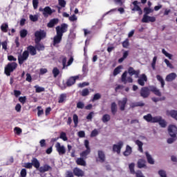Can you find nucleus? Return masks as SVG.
I'll list each match as a JSON object with an SVG mask.
<instances>
[{"instance_id": "f257e3e1", "label": "nucleus", "mask_w": 177, "mask_h": 177, "mask_svg": "<svg viewBox=\"0 0 177 177\" xmlns=\"http://www.w3.org/2000/svg\"><path fill=\"white\" fill-rule=\"evenodd\" d=\"M17 68V63L16 62H10L4 68V74L7 77H10V74Z\"/></svg>"}, {"instance_id": "f03ea898", "label": "nucleus", "mask_w": 177, "mask_h": 177, "mask_svg": "<svg viewBox=\"0 0 177 177\" xmlns=\"http://www.w3.org/2000/svg\"><path fill=\"white\" fill-rule=\"evenodd\" d=\"M39 12H42L44 17L48 19L49 16H52L56 10L52 9L50 6H46L44 8H40L39 9Z\"/></svg>"}, {"instance_id": "7ed1b4c3", "label": "nucleus", "mask_w": 177, "mask_h": 177, "mask_svg": "<svg viewBox=\"0 0 177 177\" xmlns=\"http://www.w3.org/2000/svg\"><path fill=\"white\" fill-rule=\"evenodd\" d=\"M35 42H41L44 38H46V32L44 30H37L35 32Z\"/></svg>"}, {"instance_id": "20e7f679", "label": "nucleus", "mask_w": 177, "mask_h": 177, "mask_svg": "<svg viewBox=\"0 0 177 177\" xmlns=\"http://www.w3.org/2000/svg\"><path fill=\"white\" fill-rule=\"evenodd\" d=\"M57 34H59L62 35L64 32H67V30H68V25L67 24H62L61 26H58L55 28Z\"/></svg>"}, {"instance_id": "39448f33", "label": "nucleus", "mask_w": 177, "mask_h": 177, "mask_svg": "<svg viewBox=\"0 0 177 177\" xmlns=\"http://www.w3.org/2000/svg\"><path fill=\"white\" fill-rule=\"evenodd\" d=\"M30 53L27 50H24L21 55L18 56V63L21 66L27 59H28Z\"/></svg>"}, {"instance_id": "423d86ee", "label": "nucleus", "mask_w": 177, "mask_h": 177, "mask_svg": "<svg viewBox=\"0 0 177 177\" xmlns=\"http://www.w3.org/2000/svg\"><path fill=\"white\" fill-rule=\"evenodd\" d=\"M167 131H168L169 135V136H171V138H176V135H177L176 126H175L174 124L169 125Z\"/></svg>"}, {"instance_id": "0eeeda50", "label": "nucleus", "mask_w": 177, "mask_h": 177, "mask_svg": "<svg viewBox=\"0 0 177 177\" xmlns=\"http://www.w3.org/2000/svg\"><path fill=\"white\" fill-rule=\"evenodd\" d=\"M122 146H124V142L119 141L117 145L115 144L113 145V151L117 153V154H120Z\"/></svg>"}, {"instance_id": "6e6552de", "label": "nucleus", "mask_w": 177, "mask_h": 177, "mask_svg": "<svg viewBox=\"0 0 177 177\" xmlns=\"http://www.w3.org/2000/svg\"><path fill=\"white\" fill-rule=\"evenodd\" d=\"M127 75H128V72L124 71L122 75V77H121L122 82H123V84H127V82H129V84H132V82H133V79H132L131 77H128L127 78Z\"/></svg>"}, {"instance_id": "1a4fd4ad", "label": "nucleus", "mask_w": 177, "mask_h": 177, "mask_svg": "<svg viewBox=\"0 0 177 177\" xmlns=\"http://www.w3.org/2000/svg\"><path fill=\"white\" fill-rule=\"evenodd\" d=\"M84 145L86 147V150L80 153V157L85 160V158H86V156H88V154H89V140H86L84 141Z\"/></svg>"}, {"instance_id": "9d476101", "label": "nucleus", "mask_w": 177, "mask_h": 177, "mask_svg": "<svg viewBox=\"0 0 177 177\" xmlns=\"http://www.w3.org/2000/svg\"><path fill=\"white\" fill-rule=\"evenodd\" d=\"M144 120L147 121V122H151L153 124H156L157 122V116L153 117L151 114L148 113L146 115L143 116Z\"/></svg>"}, {"instance_id": "9b49d317", "label": "nucleus", "mask_w": 177, "mask_h": 177, "mask_svg": "<svg viewBox=\"0 0 177 177\" xmlns=\"http://www.w3.org/2000/svg\"><path fill=\"white\" fill-rule=\"evenodd\" d=\"M140 96H142L143 99H146L150 96V89H149V87H142L141 88Z\"/></svg>"}, {"instance_id": "f8f14e48", "label": "nucleus", "mask_w": 177, "mask_h": 177, "mask_svg": "<svg viewBox=\"0 0 177 177\" xmlns=\"http://www.w3.org/2000/svg\"><path fill=\"white\" fill-rule=\"evenodd\" d=\"M127 103H128V98L124 97L122 99V100H119L118 102V104L120 107V110L121 111H124L125 110V106H127Z\"/></svg>"}, {"instance_id": "ddd939ff", "label": "nucleus", "mask_w": 177, "mask_h": 177, "mask_svg": "<svg viewBox=\"0 0 177 177\" xmlns=\"http://www.w3.org/2000/svg\"><path fill=\"white\" fill-rule=\"evenodd\" d=\"M141 21L142 23H154V21H156V17H150L149 15H143Z\"/></svg>"}, {"instance_id": "4468645a", "label": "nucleus", "mask_w": 177, "mask_h": 177, "mask_svg": "<svg viewBox=\"0 0 177 177\" xmlns=\"http://www.w3.org/2000/svg\"><path fill=\"white\" fill-rule=\"evenodd\" d=\"M138 3H139L138 1H134L133 2V5L134 7L131 9V10L133 12H138V15H140L143 14V11L142 10V8H140V6L138 5Z\"/></svg>"}, {"instance_id": "2eb2a0df", "label": "nucleus", "mask_w": 177, "mask_h": 177, "mask_svg": "<svg viewBox=\"0 0 177 177\" xmlns=\"http://www.w3.org/2000/svg\"><path fill=\"white\" fill-rule=\"evenodd\" d=\"M55 147L57 149V151L59 153L60 156L66 154V148L64 147V146H62L60 145V142H57Z\"/></svg>"}, {"instance_id": "dca6fc26", "label": "nucleus", "mask_w": 177, "mask_h": 177, "mask_svg": "<svg viewBox=\"0 0 177 177\" xmlns=\"http://www.w3.org/2000/svg\"><path fill=\"white\" fill-rule=\"evenodd\" d=\"M38 171L40 174H45V172H48V171H52V167L48 164H45L44 166L39 167Z\"/></svg>"}, {"instance_id": "f3484780", "label": "nucleus", "mask_w": 177, "mask_h": 177, "mask_svg": "<svg viewBox=\"0 0 177 177\" xmlns=\"http://www.w3.org/2000/svg\"><path fill=\"white\" fill-rule=\"evenodd\" d=\"M128 73L130 77H132V75H135V78H139V74L140 73V71H136L135 69H133V67H129L128 69Z\"/></svg>"}, {"instance_id": "a211bd4d", "label": "nucleus", "mask_w": 177, "mask_h": 177, "mask_svg": "<svg viewBox=\"0 0 177 177\" xmlns=\"http://www.w3.org/2000/svg\"><path fill=\"white\" fill-rule=\"evenodd\" d=\"M73 62H74V58H73V57H71L69 60L68 61V64H67V57H64L62 59V69L64 70V68H66V67H67V66H71V64H73ZM67 64V65H66Z\"/></svg>"}, {"instance_id": "6ab92c4d", "label": "nucleus", "mask_w": 177, "mask_h": 177, "mask_svg": "<svg viewBox=\"0 0 177 177\" xmlns=\"http://www.w3.org/2000/svg\"><path fill=\"white\" fill-rule=\"evenodd\" d=\"M78 78H80V76H78V75L69 77L68 79V80L66 81V86H73V85H74V84H75V81H77V80H78Z\"/></svg>"}, {"instance_id": "aec40b11", "label": "nucleus", "mask_w": 177, "mask_h": 177, "mask_svg": "<svg viewBox=\"0 0 177 177\" xmlns=\"http://www.w3.org/2000/svg\"><path fill=\"white\" fill-rule=\"evenodd\" d=\"M56 24H59V19L54 18L50 19V21L47 24V27L48 28H53L56 26Z\"/></svg>"}, {"instance_id": "412c9836", "label": "nucleus", "mask_w": 177, "mask_h": 177, "mask_svg": "<svg viewBox=\"0 0 177 177\" xmlns=\"http://www.w3.org/2000/svg\"><path fill=\"white\" fill-rule=\"evenodd\" d=\"M63 38V36L59 33H57V35L53 38V45L54 46L55 45H57L62 42V39Z\"/></svg>"}, {"instance_id": "4be33fe9", "label": "nucleus", "mask_w": 177, "mask_h": 177, "mask_svg": "<svg viewBox=\"0 0 177 177\" xmlns=\"http://www.w3.org/2000/svg\"><path fill=\"white\" fill-rule=\"evenodd\" d=\"M26 52H28L31 56H35L37 55V48L34 46H28L27 47Z\"/></svg>"}, {"instance_id": "5701e85b", "label": "nucleus", "mask_w": 177, "mask_h": 177, "mask_svg": "<svg viewBox=\"0 0 177 177\" xmlns=\"http://www.w3.org/2000/svg\"><path fill=\"white\" fill-rule=\"evenodd\" d=\"M176 73H171L166 76L165 81H167V82H172V81L176 80Z\"/></svg>"}, {"instance_id": "b1692460", "label": "nucleus", "mask_w": 177, "mask_h": 177, "mask_svg": "<svg viewBox=\"0 0 177 177\" xmlns=\"http://www.w3.org/2000/svg\"><path fill=\"white\" fill-rule=\"evenodd\" d=\"M156 120H158L156 122H158L162 128L167 127V122H165V120L162 119V117L157 116Z\"/></svg>"}, {"instance_id": "393cba45", "label": "nucleus", "mask_w": 177, "mask_h": 177, "mask_svg": "<svg viewBox=\"0 0 177 177\" xmlns=\"http://www.w3.org/2000/svg\"><path fill=\"white\" fill-rule=\"evenodd\" d=\"M32 167H34L36 168V169H39V167H41V163H39V161L37 158H32L31 160Z\"/></svg>"}, {"instance_id": "a878e982", "label": "nucleus", "mask_w": 177, "mask_h": 177, "mask_svg": "<svg viewBox=\"0 0 177 177\" xmlns=\"http://www.w3.org/2000/svg\"><path fill=\"white\" fill-rule=\"evenodd\" d=\"M73 174L75 176H84V171L78 167H75L73 169Z\"/></svg>"}, {"instance_id": "bb28decb", "label": "nucleus", "mask_w": 177, "mask_h": 177, "mask_svg": "<svg viewBox=\"0 0 177 177\" xmlns=\"http://www.w3.org/2000/svg\"><path fill=\"white\" fill-rule=\"evenodd\" d=\"M145 82H147V77L146 76V75L143 74L142 75V77L138 80V83L141 86H145Z\"/></svg>"}, {"instance_id": "cd10ccee", "label": "nucleus", "mask_w": 177, "mask_h": 177, "mask_svg": "<svg viewBox=\"0 0 177 177\" xmlns=\"http://www.w3.org/2000/svg\"><path fill=\"white\" fill-rule=\"evenodd\" d=\"M76 164L77 165H81L82 167H86V162L84 158H78L76 160Z\"/></svg>"}, {"instance_id": "c85d7f7f", "label": "nucleus", "mask_w": 177, "mask_h": 177, "mask_svg": "<svg viewBox=\"0 0 177 177\" xmlns=\"http://www.w3.org/2000/svg\"><path fill=\"white\" fill-rule=\"evenodd\" d=\"M98 158H100V162H104L106 160V155L102 151H98Z\"/></svg>"}, {"instance_id": "c756f323", "label": "nucleus", "mask_w": 177, "mask_h": 177, "mask_svg": "<svg viewBox=\"0 0 177 177\" xmlns=\"http://www.w3.org/2000/svg\"><path fill=\"white\" fill-rule=\"evenodd\" d=\"M111 111L113 115H115V114H117V104H115V102L111 103Z\"/></svg>"}, {"instance_id": "7c9ffc66", "label": "nucleus", "mask_w": 177, "mask_h": 177, "mask_svg": "<svg viewBox=\"0 0 177 177\" xmlns=\"http://www.w3.org/2000/svg\"><path fill=\"white\" fill-rule=\"evenodd\" d=\"M143 11L145 13L144 16H148V15H150V13H153L154 12V10L149 7H145Z\"/></svg>"}, {"instance_id": "2f4dec72", "label": "nucleus", "mask_w": 177, "mask_h": 177, "mask_svg": "<svg viewBox=\"0 0 177 177\" xmlns=\"http://www.w3.org/2000/svg\"><path fill=\"white\" fill-rule=\"evenodd\" d=\"M35 48L37 50L40 52V50H45V46L39 42H35Z\"/></svg>"}, {"instance_id": "473e14b6", "label": "nucleus", "mask_w": 177, "mask_h": 177, "mask_svg": "<svg viewBox=\"0 0 177 177\" xmlns=\"http://www.w3.org/2000/svg\"><path fill=\"white\" fill-rule=\"evenodd\" d=\"M136 145L138 146L139 151H140V153H143V142L139 140H137L136 141Z\"/></svg>"}, {"instance_id": "72a5a7b5", "label": "nucleus", "mask_w": 177, "mask_h": 177, "mask_svg": "<svg viewBox=\"0 0 177 177\" xmlns=\"http://www.w3.org/2000/svg\"><path fill=\"white\" fill-rule=\"evenodd\" d=\"M131 153H132V148L129 145H127L126 150L123 153L124 156H125L127 157V156H129L131 154Z\"/></svg>"}, {"instance_id": "f704fd0d", "label": "nucleus", "mask_w": 177, "mask_h": 177, "mask_svg": "<svg viewBox=\"0 0 177 177\" xmlns=\"http://www.w3.org/2000/svg\"><path fill=\"white\" fill-rule=\"evenodd\" d=\"M145 154H146V157L149 164H151V165L154 164V159H153V158L151 157V155H149V152H146Z\"/></svg>"}, {"instance_id": "c9c22d12", "label": "nucleus", "mask_w": 177, "mask_h": 177, "mask_svg": "<svg viewBox=\"0 0 177 177\" xmlns=\"http://www.w3.org/2000/svg\"><path fill=\"white\" fill-rule=\"evenodd\" d=\"M151 92H153V93H154V95H156V96H161V91H160V90L158 89L156 87H152L151 88Z\"/></svg>"}, {"instance_id": "e433bc0d", "label": "nucleus", "mask_w": 177, "mask_h": 177, "mask_svg": "<svg viewBox=\"0 0 177 177\" xmlns=\"http://www.w3.org/2000/svg\"><path fill=\"white\" fill-rule=\"evenodd\" d=\"M138 167L139 168H145L146 167V161L143 159H140L138 161Z\"/></svg>"}, {"instance_id": "4c0bfd02", "label": "nucleus", "mask_w": 177, "mask_h": 177, "mask_svg": "<svg viewBox=\"0 0 177 177\" xmlns=\"http://www.w3.org/2000/svg\"><path fill=\"white\" fill-rule=\"evenodd\" d=\"M156 80H158L159 82H160L161 88H164V86H165V82L164 81L162 77L160 75H156Z\"/></svg>"}, {"instance_id": "58836bf2", "label": "nucleus", "mask_w": 177, "mask_h": 177, "mask_svg": "<svg viewBox=\"0 0 177 177\" xmlns=\"http://www.w3.org/2000/svg\"><path fill=\"white\" fill-rule=\"evenodd\" d=\"M156 80H158L159 82H160L161 88H164V86H165V82L164 81L162 77L160 75H156Z\"/></svg>"}, {"instance_id": "ea45409f", "label": "nucleus", "mask_w": 177, "mask_h": 177, "mask_svg": "<svg viewBox=\"0 0 177 177\" xmlns=\"http://www.w3.org/2000/svg\"><path fill=\"white\" fill-rule=\"evenodd\" d=\"M169 114L171 118H174L177 121V111H175V110L169 111Z\"/></svg>"}, {"instance_id": "a19ab883", "label": "nucleus", "mask_w": 177, "mask_h": 177, "mask_svg": "<svg viewBox=\"0 0 177 177\" xmlns=\"http://www.w3.org/2000/svg\"><path fill=\"white\" fill-rule=\"evenodd\" d=\"M110 120H111V118L110 117V115H109V114H104L102 118V121L104 123L109 122V121H110Z\"/></svg>"}, {"instance_id": "79ce46f5", "label": "nucleus", "mask_w": 177, "mask_h": 177, "mask_svg": "<svg viewBox=\"0 0 177 177\" xmlns=\"http://www.w3.org/2000/svg\"><path fill=\"white\" fill-rule=\"evenodd\" d=\"M59 74H60V71L59 70V68H57V67H55L53 69V75L54 78H57V76L59 75Z\"/></svg>"}, {"instance_id": "37998d69", "label": "nucleus", "mask_w": 177, "mask_h": 177, "mask_svg": "<svg viewBox=\"0 0 177 177\" xmlns=\"http://www.w3.org/2000/svg\"><path fill=\"white\" fill-rule=\"evenodd\" d=\"M8 28H9V25H8V24H6V23L3 24L1 26V30L3 32H8Z\"/></svg>"}, {"instance_id": "c03bdc74", "label": "nucleus", "mask_w": 177, "mask_h": 177, "mask_svg": "<svg viewBox=\"0 0 177 177\" xmlns=\"http://www.w3.org/2000/svg\"><path fill=\"white\" fill-rule=\"evenodd\" d=\"M129 169L130 170L131 174L135 175L136 172L135 171V163L132 162L129 165Z\"/></svg>"}, {"instance_id": "a18cd8bd", "label": "nucleus", "mask_w": 177, "mask_h": 177, "mask_svg": "<svg viewBox=\"0 0 177 177\" xmlns=\"http://www.w3.org/2000/svg\"><path fill=\"white\" fill-rule=\"evenodd\" d=\"M121 68H122V66H117L114 71H113V75H118V74H120V73H121Z\"/></svg>"}, {"instance_id": "49530a36", "label": "nucleus", "mask_w": 177, "mask_h": 177, "mask_svg": "<svg viewBox=\"0 0 177 177\" xmlns=\"http://www.w3.org/2000/svg\"><path fill=\"white\" fill-rule=\"evenodd\" d=\"M21 38H26L27 37V34H28V32L26 29H23L20 30L19 32Z\"/></svg>"}, {"instance_id": "de8ad7c7", "label": "nucleus", "mask_w": 177, "mask_h": 177, "mask_svg": "<svg viewBox=\"0 0 177 177\" xmlns=\"http://www.w3.org/2000/svg\"><path fill=\"white\" fill-rule=\"evenodd\" d=\"M66 97H67L66 94H64V93L61 94L58 100V103H63V102L66 100Z\"/></svg>"}, {"instance_id": "09e8293b", "label": "nucleus", "mask_w": 177, "mask_h": 177, "mask_svg": "<svg viewBox=\"0 0 177 177\" xmlns=\"http://www.w3.org/2000/svg\"><path fill=\"white\" fill-rule=\"evenodd\" d=\"M36 93H41V92H45V88L35 86Z\"/></svg>"}, {"instance_id": "8fccbe9b", "label": "nucleus", "mask_w": 177, "mask_h": 177, "mask_svg": "<svg viewBox=\"0 0 177 177\" xmlns=\"http://www.w3.org/2000/svg\"><path fill=\"white\" fill-rule=\"evenodd\" d=\"M102 95H100V93H95L93 97V99H91V102H96V100H99L100 99H101Z\"/></svg>"}, {"instance_id": "3c124183", "label": "nucleus", "mask_w": 177, "mask_h": 177, "mask_svg": "<svg viewBox=\"0 0 177 177\" xmlns=\"http://www.w3.org/2000/svg\"><path fill=\"white\" fill-rule=\"evenodd\" d=\"M58 5L60 8H66L67 3L66 2V0H58Z\"/></svg>"}, {"instance_id": "603ef678", "label": "nucleus", "mask_w": 177, "mask_h": 177, "mask_svg": "<svg viewBox=\"0 0 177 177\" xmlns=\"http://www.w3.org/2000/svg\"><path fill=\"white\" fill-rule=\"evenodd\" d=\"M80 95L83 97L88 96L89 95V89L88 88L83 89Z\"/></svg>"}, {"instance_id": "864d4df0", "label": "nucleus", "mask_w": 177, "mask_h": 177, "mask_svg": "<svg viewBox=\"0 0 177 177\" xmlns=\"http://www.w3.org/2000/svg\"><path fill=\"white\" fill-rule=\"evenodd\" d=\"M59 138L62 139V140H64V142H66L68 139L67 136L66 135V133H64V132H62L60 133Z\"/></svg>"}, {"instance_id": "5fc2aeb1", "label": "nucleus", "mask_w": 177, "mask_h": 177, "mask_svg": "<svg viewBox=\"0 0 177 177\" xmlns=\"http://www.w3.org/2000/svg\"><path fill=\"white\" fill-rule=\"evenodd\" d=\"M29 19L31 20V21H38V15H30L29 16Z\"/></svg>"}, {"instance_id": "6e6d98bb", "label": "nucleus", "mask_w": 177, "mask_h": 177, "mask_svg": "<svg viewBox=\"0 0 177 177\" xmlns=\"http://www.w3.org/2000/svg\"><path fill=\"white\" fill-rule=\"evenodd\" d=\"M20 176L21 177H26L27 176V169H22L20 171Z\"/></svg>"}, {"instance_id": "4d7b16f0", "label": "nucleus", "mask_w": 177, "mask_h": 177, "mask_svg": "<svg viewBox=\"0 0 177 177\" xmlns=\"http://www.w3.org/2000/svg\"><path fill=\"white\" fill-rule=\"evenodd\" d=\"M158 175L160 177H167V171L164 170H159L158 171Z\"/></svg>"}, {"instance_id": "13d9d810", "label": "nucleus", "mask_w": 177, "mask_h": 177, "mask_svg": "<svg viewBox=\"0 0 177 177\" xmlns=\"http://www.w3.org/2000/svg\"><path fill=\"white\" fill-rule=\"evenodd\" d=\"M73 122L75 124V127L78 125V115H77V114L73 115Z\"/></svg>"}, {"instance_id": "bf43d9fd", "label": "nucleus", "mask_w": 177, "mask_h": 177, "mask_svg": "<svg viewBox=\"0 0 177 177\" xmlns=\"http://www.w3.org/2000/svg\"><path fill=\"white\" fill-rule=\"evenodd\" d=\"M42 109V107L41 106H37V115L38 117H41V115H42L44 114V109Z\"/></svg>"}, {"instance_id": "052dcab7", "label": "nucleus", "mask_w": 177, "mask_h": 177, "mask_svg": "<svg viewBox=\"0 0 177 177\" xmlns=\"http://www.w3.org/2000/svg\"><path fill=\"white\" fill-rule=\"evenodd\" d=\"M24 167L27 169H31L32 168V164L31 162H26L24 163Z\"/></svg>"}, {"instance_id": "680f3d73", "label": "nucleus", "mask_w": 177, "mask_h": 177, "mask_svg": "<svg viewBox=\"0 0 177 177\" xmlns=\"http://www.w3.org/2000/svg\"><path fill=\"white\" fill-rule=\"evenodd\" d=\"M97 135H99V131L97 129H94L91 133V137L95 138V136H97Z\"/></svg>"}, {"instance_id": "e2e57ef3", "label": "nucleus", "mask_w": 177, "mask_h": 177, "mask_svg": "<svg viewBox=\"0 0 177 177\" xmlns=\"http://www.w3.org/2000/svg\"><path fill=\"white\" fill-rule=\"evenodd\" d=\"M39 3V1L38 0H32V5L34 9H38V5Z\"/></svg>"}, {"instance_id": "0e129e2a", "label": "nucleus", "mask_w": 177, "mask_h": 177, "mask_svg": "<svg viewBox=\"0 0 177 177\" xmlns=\"http://www.w3.org/2000/svg\"><path fill=\"white\" fill-rule=\"evenodd\" d=\"M26 100L27 97L26 96L19 97V102H20V103H21L22 104H24Z\"/></svg>"}, {"instance_id": "69168bd1", "label": "nucleus", "mask_w": 177, "mask_h": 177, "mask_svg": "<svg viewBox=\"0 0 177 177\" xmlns=\"http://www.w3.org/2000/svg\"><path fill=\"white\" fill-rule=\"evenodd\" d=\"M68 19L70 21H77V20H78V18L75 15H73L72 16L69 17Z\"/></svg>"}, {"instance_id": "338daca9", "label": "nucleus", "mask_w": 177, "mask_h": 177, "mask_svg": "<svg viewBox=\"0 0 177 177\" xmlns=\"http://www.w3.org/2000/svg\"><path fill=\"white\" fill-rule=\"evenodd\" d=\"M165 63L166 64V65H167L169 68H174V66H172V64H171V62H169V60L165 59Z\"/></svg>"}, {"instance_id": "774afa93", "label": "nucleus", "mask_w": 177, "mask_h": 177, "mask_svg": "<svg viewBox=\"0 0 177 177\" xmlns=\"http://www.w3.org/2000/svg\"><path fill=\"white\" fill-rule=\"evenodd\" d=\"M65 177H74V173L71 171H67L66 172V176Z\"/></svg>"}]
</instances>
